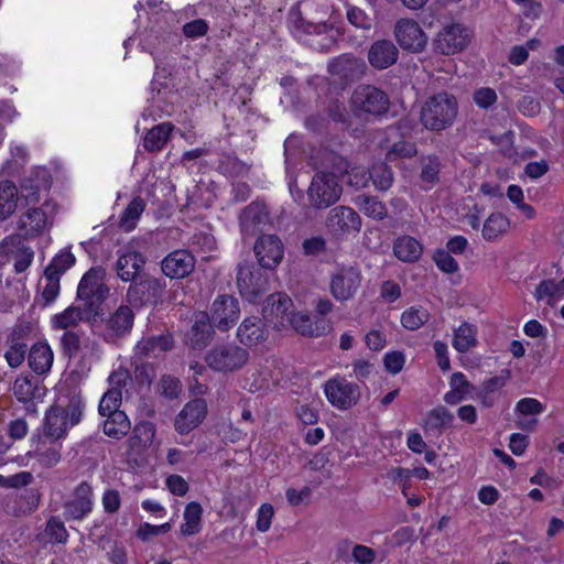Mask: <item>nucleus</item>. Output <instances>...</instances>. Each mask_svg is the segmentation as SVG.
I'll return each mask as SVG.
<instances>
[{
	"mask_svg": "<svg viewBox=\"0 0 564 564\" xmlns=\"http://www.w3.org/2000/svg\"><path fill=\"white\" fill-rule=\"evenodd\" d=\"M346 17L348 22L357 29L369 31L372 28V18L367 14L362 9L347 4Z\"/></svg>",
	"mask_w": 564,
	"mask_h": 564,
	"instance_id": "603ef678",
	"label": "nucleus"
},
{
	"mask_svg": "<svg viewBox=\"0 0 564 564\" xmlns=\"http://www.w3.org/2000/svg\"><path fill=\"white\" fill-rule=\"evenodd\" d=\"M75 263V257L70 251H62L56 254L46 267L44 274L61 275Z\"/></svg>",
	"mask_w": 564,
	"mask_h": 564,
	"instance_id": "3c124183",
	"label": "nucleus"
},
{
	"mask_svg": "<svg viewBox=\"0 0 564 564\" xmlns=\"http://www.w3.org/2000/svg\"><path fill=\"white\" fill-rule=\"evenodd\" d=\"M369 174L375 187L379 191H388L393 184V171L386 162L375 163Z\"/></svg>",
	"mask_w": 564,
	"mask_h": 564,
	"instance_id": "c03bdc74",
	"label": "nucleus"
},
{
	"mask_svg": "<svg viewBox=\"0 0 564 564\" xmlns=\"http://www.w3.org/2000/svg\"><path fill=\"white\" fill-rule=\"evenodd\" d=\"M203 508L196 502H189L184 511L185 522L181 525V532L185 536H191L199 532Z\"/></svg>",
	"mask_w": 564,
	"mask_h": 564,
	"instance_id": "a19ab883",
	"label": "nucleus"
},
{
	"mask_svg": "<svg viewBox=\"0 0 564 564\" xmlns=\"http://www.w3.org/2000/svg\"><path fill=\"white\" fill-rule=\"evenodd\" d=\"M18 188L11 181L0 182V220L8 219L18 206Z\"/></svg>",
	"mask_w": 564,
	"mask_h": 564,
	"instance_id": "4c0bfd02",
	"label": "nucleus"
},
{
	"mask_svg": "<svg viewBox=\"0 0 564 564\" xmlns=\"http://www.w3.org/2000/svg\"><path fill=\"white\" fill-rule=\"evenodd\" d=\"M267 270L251 261H242L237 267V286L240 295L249 302H257L269 291Z\"/></svg>",
	"mask_w": 564,
	"mask_h": 564,
	"instance_id": "0eeeda50",
	"label": "nucleus"
},
{
	"mask_svg": "<svg viewBox=\"0 0 564 564\" xmlns=\"http://www.w3.org/2000/svg\"><path fill=\"white\" fill-rule=\"evenodd\" d=\"M28 360L34 372L46 373L53 364V351L46 343H36L29 349Z\"/></svg>",
	"mask_w": 564,
	"mask_h": 564,
	"instance_id": "7c9ffc66",
	"label": "nucleus"
},
{
	"mask_svg": "<svg viewBox=\"0 0 564 564\" xmlns=\"http://www.w3.org/2000/svg\"><path fill=\"white\" fill-rule=\"evenodd\" d=\"M367 57L375 69L382 70L398 62L399 50L390 40H377L370 45Z\"/></svg>",
	"mask_w": 564,
	"mask_h": 564,
	"instance_id": "393cba45",
	"label": "nucleus"
},
{
	"mask_svg": "<svg viewBox=\"0 0 564 564\" xmlns=\"http://www.w3.org/2000/svg\"><path fill=\"white\" fill-rule=\"evenodd\" d=\"M417 154V148L414 142L401 140L392 144L391 149L387 153L388 160H394L398 158L410 159Z\"/></svg>",
	"mask_w": 564,
	"mask_h": 564,
	"instance_id": "13d9d810",
	"label": "nucleus"
},
{
	"mask_svg": "<svg viewBox=\"0 0 564 564\" xmlns=\"http://www.w3.org/2000/svg\"><path fill=\"white\" fill-rule=\"evenodd\" d=\"M469 36L468 30L459 23L446 25L433 40L434 51L444 55L458 53L468 45Z\"/></svg>",
	"mask_w": 564,
	"mask_h": 564,
	"instance_id": "f8f14e48",
	"label": "nucleus"
},
{
	"mask_svg": "<svg viewBox=\"0 0 564 564\" xmlns=\"http://www.w3.org/2000/svg\"><path fill=\"white\" fill-rule=\"evenodd\" d=\"M155 426L151 422H140L133 429V435L129 438L130 447L148 446L153 442Z\"/></svg>",
	"mask_w": 564,
	"mask_h": 564,
	"instance_id": "09e8293b",
	"label": "nucleus"
},
{
	"mask_svg": "<svg viewBox=\"0 0 564 564\" xmlns=\"http://www.w3.org/2000/svg\"><path fill=\"white\" fill-rule=\"evenodd\" d=\"M79 322H85V315L77 305L67 307L63 313L55 315L53 318L54 327L59 329L76 326Z\"/></svg>",
	"mask_w": 564,
	"mask_h": 564,
	"instance_id": "8fccbe9b",
	"label": "nucleus"
},
{
	"mask_svg": "<svg viewBox=\"0 0 564 564\" xmlns=\"http://www.w3.org/2000/svg\"><path fill=\"white\" fill-rule=\"evenodd\" d=\"M173 128L172 123L163 122L150 129L143 139L144 149L149 152L161 151L166 144Z\"/></svg>",
	"mask_w": 564,
	"mask_h": 564,
	"instance_id": "72a5a7b5",
	"label": "nucleus"
},
{
	"mask_svg": "<svg viewBox=\"0 0 564 564\" xmlns=\"http://www.w3.org/2000/svg\"><path fill=\"white\" fill-rule=\"evenodd\" d=\"M36 386L28 378L18 379L14 383V393L18 400L28 402L35 397Z\"/></svg>",
	"mask_w": 564,
	"mask_h": 564,
	"instance_id": "338daca9",
	"label": "nucleus"
},
{
	"mask_svg": "<svg viewBox=\"0 0 564 564\" xmlns=\"http://www.w3.org/2000/svg\"><path fill=\"white\" fill-rule=\"evenodd\" d=\"M283 322H281L282 326H285V329L292 327L295 332L303 336H321L323 332L318 330V326H313L312 319L306 314L293 313L290 318L282 317Z\"/></svg>",
	"mask_w": 564,
	"mask_h": 564,
	"instance_id": "ea45409f",
	"label": "nucleus"
},
{
	"mask_svg": "<svg viewBox=\"0 0 564 564\" xmlns=\"http://www.w3.org/2000/svg\"><path fill=\"white\" fill-rule=\"evenodd\" d=\"M159 391L164 398L174 400L178 398L182 391V383L176 377L163 375L159 382Z\"/></svg>",
	"mask_w": 564,
	"mask_h": 564,
	"instance_id": "4d7b16f0",
	"label": "nucleus"
},
{
	"mask_svg": "<svg viewBox=\"0 0 564 564\" xmlns=\"http://www.w3.org/2000/svg\"><path fill=\"white\" fill-rule=\"evenodd\" d=\"M327 227L334 232L359 231L361 218L352 208L347 206L334 207L327 217Z\"/></svg>",
	"mask_w": 564,
	"mask_h": 564,
	"instance_id": "a878e982",
	"label": "nucleus"
},
{
	"mask_svg": "<svg viewBox=\"0 0 564 564\" xmlns=\"http://www.w3.org/2000/svg\"><path fill=\"white\" fill-rule=\"evenodd\" d=\"M165 289L166 281L164 279L143 273L140 279L130 284L127 300L134 307H155L163 303Z\"/></svg>",
	"mask_w": 564,
	"mask_h": 564,
	"instance_id": "6e6552de",
	"label": "nucleus"
},
{
	"mask_svg": "<svg viewBox=\"0 0 564 564\" xmlns=\"http://www.w3.org/2000/svg\"><path fill=\"white\" fill-rule=\"evenodd\" d=\"M510 227L509 219L500 214H491L485 221L482 227V237L488 240H495L500 235L507 232Z\"/></svg>",
	"mask_w": 564,
	"mask_h": 564,
	"instance_id": "37998d69",
	"label": "nucleus"
},
{
	"mask_svg": "<svg viewBox=\"0 0 564 564\" xmlns=\"http://www.w3.org/2000/svg\"><path fill=\"white\" fill-rule=\"evenodd\" d=\"M45 533L55 543H65L68 538L67 530L65 529L64 522L56 517H52L45 528Z\"/></svg>",
	"mask_w": 564,
	"mask_h": 564,
	"instance_id": "052dcab7",
	"label": "nucleus"
},
{
	"mask_svg": "<svg viewBox=\"0 0 564 564\" xmlns=\"http://www.w3.org/2000/svg\"><path fill=\"white\" fill-rule=\"evenodd\" d=\"M174 67L172 65H155V73L151 82V93L160 94L162 89L169 88V79L172 77Z\"/></svg>",
	"mask_w": 564,
	"mask_h": 564,
	"instance_id": "6e6d98bb",
	"label": "nucleus"
},
{
	"mask_svg": "<svg viewBox=\"0 0 564 564\" xmlns=\"http://www.w3.org/2000/svg\"><path fill=\"white\" fill-rule=\"evenodd\" d=\"M240 314L239 301L232 295H219L212 304L210 319L221 332L230 329Z\"/></svg>",
	"mask_w": 564,
	"mask_h": 564,
	"instance_id": "dca6fc26",
	"label": "nucleus"
},
{
	"mask_svg": "<svg viewBox=\"0 0 564 564\" xmlns=\"http://www.w3.org/2000/svg\"><path fill=\"white\" fill-rule=\"evenodd\" d=\"M497 93L495 89L489 87H482L477 90H475L473 95L474 102L484 109L489 108L497 101Z\"/></svg>",
	"mask_w": 564,
	"mask_h": 564,
	"instance_id": "774afa93",
	"label": "nucleus"
},
{
	"mask_svg": "<svg viewBox=\"0 0 564 564\" xmlns=\"http://www.w3.org/2000/svg\"><path fill=\"white\" fill-rule=\"evenodd\" d=\"M83 408V401L77 395H73L65 406H51L45 413L44 435L54 441L64 437L69 427L80 422Z\"/></svg>",
	"mask_w": 564,
	"mask_h": 564,
	"instance_id": "20e7f679",
	"label": "nucleus"
},
{
	"mask_svg": "<svg viewBox=\"0 0 564 564\" xmlns=\"http://www.w3.org/2000/svg\"><path fill=\"white\" fill-rule=\"evenodd\" d=\"M454 414L443 405L432 409L425 419L424 431L441 435L443 431L453 425Z\"/></svg>",
	"mask_w": 564,
	"mask_h": 564,
	"instance_id": "2f4dec72",
	"label": "nucleus"
},
{
	"mask_svg": "<svg viewBox=\"0 0 564 564\" xmlns=\"http://www.w3.org/2000/svg\"><path fill=\"white\" fill-rule=\"evenodd\" d=\"M360 283L361 275L356 268H341L332 276L330 292L336 300L346 301L355 295Z\"/></svg>",
	"mask_w": 564,
	"mask_h": 564,
	"instance_id": "4be33fe9",
	"label": "nucleus"
},
{
	"mask_svg": "<svg viewBox=\"0 0 564 564\" xmlns=\"http://www.w3.org/2000/svg\"><path fill=\"white\" fill-rule=\"evenodd\" d=\"M207 415V402L197 398L187 402L176 415L174 427L180 434H188L196 429Z\"/></svg>",
	"mask_w": 564,
	"mask_h": 564,
	"instance_id": "412c9836",
	"label": "nucleus"
},
{
	"mask_svg": "<svg viewBox=\"0 0 564 564\" xmlns=\"http://www.w3.org/2000/svg\"><path fill=\"white\" fill-rule=\"evenodd\" d=\"M218 171L227 177H245L249 174L251 165L238 159L235 153H223L218 160Z\"/></svg>",
	"mask_w": 564,
	"mask_h": 564,
	"instance_id": "473e14b6",
	"label": "nucleus"
},
{
	"mask_svg": "<svg viewBox=\"0 0 564 564\" xmlns=\"http://www.w3.org/2000/svg\"><path fill=\"white\" fill-rule=\"evenodd\" d=\"M477 344L476 327L469 323H463L454 332L453 347L459 352H466Z\"/></svg>",
	"mask_w": 564,
	"mask_h": 564,
	"instance_id": "79ce46f5",
	"label": "nucleus"
},
{
	"mask_svg": "<svg viewBox=\"0 0 564 564\" xmlns=\"http://www.w3.org/2000/svg\"><path fill=\"white\" fill-rule=\"evenodd\" d=\"M145 264V258L138 251H130L121 254L115 264L117 275L124 282L134 283L140 275Z\"/></svg>",
	"mask_w": 564,
	"mask_h": 564,
	"instance_id": "cd10ccee",
	"label": "nucleus"
},
{
	"mask_svg": "<svg viewBox=\"0 0 564 564\" xmlns=\"http://www.w3.org/2000/svg\"><path fill=\"white\" fill-rule=\"evenodd\" d=\"M41 492L37 488H26L20 494L8 495L3 501V510L13 517L28 516L39 508Z\"/></svg>",
	"mask_w": 564,
	"mask_h": 564,
	"instance_id": "aec40b11",
	"label": "nucleus"
},
{
	"mask_svg": "<svg viewBox=\"0 0 564 564\" xmlns=\"http://www.w3.org/2000/svg\"><path fill=\"white\" fill-rule=\"evenodd\" d=\"M106 271L101 267L89 269L80 279L77 288V305L85 315V323L90 327L95 318L106 314V301L109 297V288L105 283Z\"/></svg>",
	"mask_w": 564,
	"mask_h": 564,
	"instance_id": "f257e3e1",
	"label": "nucleus"
},
{
	"mask_svg": "<svg viewBox=\"0 0 564 564\" xmlns=\"http://www.w3.org/2000/svg\"><path fill=\"white\" fill-rule=\"evenodd\" d=\"M194 256L183 249L170 252L161 262L162 272L171 279H183L195 268Z\"/></svg>",
	"mask_w": 564,
	"mask_h": 564,
	"instance_id": "b1692460",
	"label": "nucleus"
},
{
	"mask_svg": "<svg viewBox=\"0 0 564 564\" xmlns=\"http://www.w3.org/2000/svg\"><path fill=\"white\" fill-rule=\"evenodd\" d=\"M250 358L249 351L234 343L216 345L204 357L206 365L216 372H235L243 368Z\"/></svg>",
	"mask_w": 564,
	"mask_h": 564,
	"instance_id": "423d86ee",
	"label": "nucleus"
},
{
	"mask_svg": "<svg viewBox=\"0 0 564 564\" xmlns=\"http://www.w3.org/2000/svg\"><path fill=\"white\" fill-rule=\"evenodd\" d=\"M422 251L421 243L410 236L398 238L393 245L395 257L404 262H415L421 257Z\"/></svg>",
	"mask_w": 564,
	"mask_h": 564,
	"instance_id": "f704fd0d",
	"label": "nucleus"
},
{
	"mask_svg": "<svg viewBox=\"0 0 564 564\" xmlns=\"http://www.w3.org/2000/svg\"><path fill=\"white\" fill-rule=\"evenodd\" d=\"M93 489L86 481L80 482L74 490L73 497L64 503L66 520H82L93 509Z\"/></svg>",
	"mask_w": 564,
	"mask_h": 564,
	"instance_id": "5701e85b",
	"label": "nucleus"
},
{
	"mask_svg": "<svg viewBox=\"0 0 564 564\" xmlns=\"http://www.w3.org/2000/svg\"><path fill=\"white\" fill-rule=\"evenodd\" d=\"M122 393L121 391H117V389H109L104 397L101 398L98 406V411L100 415L105 416L115 411H120L119 406L121 405Z\"/></svg>",
	"mask_w": 564,
	"mask_h": 564,
	"instance_id": "5fc2aeb1",
	"label": "nucleus"
},
{
	"mask_svg": "<svg viewBox=\"0 0 564 564\" xmlns=\"http://www.w3.org/2000/svg\"><path fill=\"white\" fill-rule=\"evenodd\" d=\"M394 37L404 51L421 53L427 44V36L412 19H400L393 30Z\"/></svg>",
	"mask_w": 564,
	"mask_h": 564,
	"instance_id": "4468645a",
	"label": "nucleus"
},
{
	"mask_svg": "<svg viewBox=\"0 0 564 564\" xmlns=\"http://www.w3.org/2000/svg\"><path fill=\"white\" fill-rule=\"evenodd\" d=\"M457 116V101L453 95L440 93L430 97L421 108L422 124L432 131H442L453 124Z\"/></svg>",
	"mask_w": 564,
	"mask_h": 564,
	"instance_id": "7ed1b4c3",
	"label": "nucleus"
},
{
	"mask_svg": "<svg viewBox=\"0 0 564 564\" xmlns=\"http://www.w3.org/2000/svg\"><path fill=\"white\" fill-rule=\"evenodd\" d=\"M145 208L144 200L137 196L134 197L126 207L123 210L121 217H120V227L124 230H131L135 227L137 220L142 215L143 210Z\"/></svg>",
	"mask_w": 564,
	"mask_h": 564,
	"instance_id": "a18cd8bd",
	"label": "nucleus"
},
{
	"mask_svg": "<svg viewBox=\"0 0 564 564\" xmlns=\"http://www.w3.org/2000/svg\"><path fill=\"white\" fill-rule=\"evenodd\" d=\"M270 216L264 204L254 200L246 206L239 215L240 230L243 237H254L269 225Z\"/></svg>",
	"mask_w": 564,
	"mask_h": 564,
	"instance_id": "f3484780",
	"label": "nucleus"
},
{
	"mask_svg": "<svg viewBox=\"0 0 564 564\" xmlns=\"http://www.w3.org/2000/svg\"><path fill=\"white\" fill-rule=\"evenodd\" d=\"M171 530V523L166 522L161 525H153L148 522L142 523L137 530V538L143 542H148L152 536L160 535Z\"/></svg>",
	"mask_w": 564,
	"mask_h": 564,
	"instance_id": "69168bd1",
	"label": "nucleus"
},
{
	"mask_svg": "<svg viewBox=\"0 0 564 564\" xmlns=\"http://www.w3.org/2000/svg\"><path fill=\"white\" fill-rule=\"evenodd\" d=\"M391 101L388 94L373 86L358 85L350 97V112L361 123L382 119L390 110Z\"/></svg>",
	"mask_w": 564,
	"mask_h": 564,
	"instance_id": "f03ea898",
	"label": "nucleus"
},
{
	"mask_svg": "<svg viewBox=\"0 0 564 564\" xmlns=\"http://www.w3.org/2000/svg\"><path fill=\"white\" fill-rule=\"evenodd\" d=\"M341 192V186L334 174L317 172L307 189V199L311 207L326 209L340 198Z\"/></svg>",
	"mask_w": 564,
	"mask_h": 564,
	"instance_id": "1a4fd4ad",
	"label": "nucleus"
},
{
	"mask_svg": "<svg viewBox=\"0 0 564 564\" xmlns=\"http://www.w3.org/2000/svg\"><path fill=\"white\" fill-rule=\"evenodd\" d=\"M366 68V63L362 59L349 54L340 55L328 64V73L343 88L359 80L365 75Z\"/></svg>",
	"mask_w": 564,
	"mask_h": 564,
	"instance_id": "9b49d317",
	"label": "nucleus"
},
{
	"mask_svg": "<svg viewBox=\"0 0 564 564\" xmlns=\"http://www.w3.org/2000/svg\"><path fill=\"white\" fill-rule=\"evenodd\" d=\"M324 391L330 404L340 410H348L360 398L359 386L347 382L343 378L327 380L324 384Z\"/></svg>",
	"mask_w": 564,
	"mask_h": 564,
	"instance_id": "2eb2a0df",
	"label": "nucleus"
},
{
	"mask_svg": "<svg viewBox=\"0 0 564 564\" xmlns=\"http://www.w3.org/2000/svg\"><path fill=\"white\" fill-rule=\"evenodd\" d=\"M293 313V302L285 293L270 294L262 308L264 321L276 330L285 329V326L281 325L282 317L290 318Z\"/></svg>",
	"mask_w": 564,
	"mask_h": 564,
	"instance_id": "a211bd4d",
	"label": "nucleus"
},
{
	"mask_svg": "<svg viewBox=\"0 0 564 564\" xmlns=\"http://www.w3.org/2000/svg\"><path fill=\"white\" fill-rule=\"evenodd\" d=\"M174 340L171 334H162L159 336H150L142 338L138 345V354L143 357H159L162 352L173 348Z\"/></svg>",
	"mask_w": 564,
	"mask_h": 564,
	"instance_id": "c756f323",
	"label": "nucleus"
},
{
	"mask_svg": "<svg viewBox=\"0 0 564 564\" xmlns=\"http://www.w3.org/2000/svg\"><path fill=\"white\" fill-rule=\"evenodd\" d=\"M268 336V323L257 316L245 318L237 330V337L240 343L247 347L256 346L264 341Z\"/></svg>",
	"mask_w": 564,
	"mask_h": 564,
	"instance_id": "bb28decb",
	"label": "nucleus"
},
{
	"mask_svg": "<svg viewBox=\"0 0 564 564\" xmlns=\"http://www.w3.org/2000/svg\"><path fill=\"white\" fill-rule=\"evenodd\" d=\"M29 326L20 325L15 327L9 336V349L4 354V358L11 368H18L25 359L29 349L28 344L23 341L24 335L28 333Z\"/></svg>",
	"mask_w": 564,
	"mask_h": 564,
	"instance_id": "c85d7f7f",
	"label": "nucleus"
},
{
	"mask_svg": "<svg viewBox=\"0 0 564 564\" xmlns=\"http://www.w3.org/2000/svg\"><path fill=\"white\" fill-rule=\"evenodd\" d=\"M134 313L128 305H120L115 312L110 313L109 307L106 314L95 318L90 327L91 332L102 337L107 343H113L116 339L126 336L132 329Z\"/></svg>",
	"mask_w": 564,
	"mask_h": 564,
	"instance_id": "39448f33",
	"label": "nucleus"
},
{
	"mask_svg": "<svg viewBox=\"0 0 564 564\" xmlns=\"http://www.w3.org/2000/svg\"><path fill=\"white\" fill-rule=\"evenodd\" d=\"M326 163L332 167V174L343 176L349 172L350 162L341 154L329 151L325 156Z\"/></svg>",
	"mask_w": 564,
	"mask_h": 564,
	"instance_id": "680f3d73",
	"label": "nucleus"
},
{
	"mask_svg": "<svg viewBox=\"0 0 564 564\" xmlns=\"http://www.w3.org/2000/svg\"><path fill=\"white\" fill-rule=\"evenodd\" d=\"M433 260L437 268L444 273H455L458 271V263L449 251L437 249L433 254Z\"/></svg>",
	"mask_w": 564,
	"mask_h": 564,
	"instance_id": "e2e57ef3",
	"label": "nucleus"
},
{
	"mask_svg": "<svg viewBox=\"0 0 564 564\" xmlns=\"http://www.w3.org/2000/svg\"><path fill=\"white\" fill-rule=\"evenodd\" d=\"M430 319V313L422 306H412L404 311L401 316V324L409 330H416Z\"/></svg>",
	"mask_w": 564,
	"mask_h": 564,
	"instance_id": "49530a36",
	"label": "nucleus"
},
{
	"mask_svg": "<svg viewBox=\"0 0 564 564\" xmlns=\"http://www.w3.org/2000/svg\"><path fill=\"white\" fill-rule=\"evenodd\" d=\"M290 21L294 28L303 30L305 33L321 34L332 29L326 22H306L300 12H294L293 10L290 12Z\"/></svg>",
	"mask_w": 564,
	"mask_h": 564,
	"instance_id": "864d4df0",
	"label": "nucleus"
},
{
	"mask_svg": "<svg viewBox=\"0 0 564 564\" xmlns=\"http://www.w3.org/2000/svg\"><path fill=\"white\" fill-rule=\"evenodd\" d=\"M61 346L63 355L72 358L80 350V338L78 334L72 330H66L61 338Z\"/></svg>",
	"mask_w": 564,
	"mask_h": 564,
	"instance_id": "0e129e2a",
	"label": "nucleus"
},
{
	"mask_svg": "<svg viewBox=\"0 0 564 564\" xmlns=\"http://www.w3.org/2000/svg\"><path fill=\"white\" fill-rule=\"evenodd\" d=\"M56 210L57 205L52 202L31 208L20 217L19 229L25 237L39 236L52 226Z\"/></svg>",
	"mask_w": 564,
	"mask_h": 564,
	"instance_id": "9d476101",
	"label": "nucleus"
},
{
	"mask_svg": "<svg viewBox=\"0 0 564 564\" xmlns=\"http://www.w3.org/2000/svg\"><path fill=\"white\" fill-rule=\"evenodd\" d=\"M104 433L115 440L126 436L130 429V420L123 411H115V413L105 415Z\"/></svg>",
	"mask_w": 564,
	"mask_h": 564,
	"instance_id": "c9c22d12",
	"label": "nucleus"
},
{
	"mask_svg": "<svg viewBox=\"0 0 564 564\" xmlns=\"http://www.w3.org/2000/svg\"><path fill=\"white\" fill-rule=\"evenodd\" d=\"M258 265L267 271H274L281 263L284 246L276 235H261L253 246Z\"/></svg>",
	"mask_w": 564,
	"mask_h": 564,
	"instance_id": "ddd939ff",
	"label": "nucleus"
},
{
	"mask_svg": "<svg viewBox=\"0 0 564 564\" xmlns=\"http://www.w3.org/2000/svg\"><path fill=\"white\" fill-rule=\"evenodd\" d=\"M214 323L206 312L194 314L193 324L186 333L185 343L192 349L202 350L214 339Z\"/></svg>",
	"mask_w": 564,
	"mask_h": 564,
	"instance_id": "6ab92c4d",
	"label": "nucleus"
},
{
	"mask_svg": "<svg viewBox=\"0 0 564 564\" xmlns=\"http://www.w3.org/2000/svg\"><path fill=\"white\" fill-rule=\"evenodd\" d=\"M420 180L427 185L424 188L430 189L440 182L441 159L436 154L423 155L420 159Z\"/></svg>",
	"mask_w": 564,
	"mask_h": 564,
	"instance_id": "e433bc0d",
	"label": "nucleus"
},
{
	"mask_svg": "<svg viewBox=\"0 0 564 564\" xmlns=\"http://www.w3.org/2000/svg\"><path fill=\"white\" fill-rule=\"evenodd\" d=\"M34 477L30 471H20L11 476L0 475V487L2 488H25L33 481Z\"/></svg>",
	"mask_w": 564,
	"mask_h": 564,
	"instance_id": "bf43d9fd",
	"label": "nucleus"
},
{
	"mask_svg": "<svg viewBox=\"0 0 564 564\" xmlns=\"http://www.w3.org/2000/svg\"><path fill=\"white\" fill-rule=\"evenodd\" d=\"M358 205L360 210L368 217L376 220H382L387 217L388 210L386 205L373 196H359Z\"/></svg>",
	"mask_w": 564,
	"mask_h": 564,
	"instance_id": "de8ad7c7",
	"label": "nucleus"
},
{
	"mask_svg": "<svg viewBox=\"0 0 564 564\" xmlns=\"http://www.w3.org/2000/svg\"><path fill=\"white\" fill-rule=\"evenodd\" d=\"M328 116L334 122L341 124V129L348 131L351 135L359 137L362 133L361 128L354 126L352 115L347 111L343 104L338 101L330 102L328 106Z\"/></svg>",
	"mask_w": 564,
	"mask_h": 564,
	"instance_id": "58836bf2",
	"label": "nucleus"
}]
</instances>
